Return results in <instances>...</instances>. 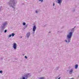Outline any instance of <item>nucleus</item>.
<instances>
[{
  "label": "nucleus",
  "instance_id": "f257e3e1",
  "mask_svg": "<svg viewBox=\"0 0 79 79\" xmlns=\"http://www.w3.org/2000/svg\"><path fill=\"white\" fill-rule=\"evenodd\" d=\"M15 0H12L10 1V6H15Z\"/></svg>",
  "mask_w": 79,
  "mask_h": 79
},
{
  "label": "nucleus",
  "instance_id": "f03ea898",
  "mask_svg": "<svg viewBox=\"0 0 79 79\" xmlns=\"http://www.w3.org/2000/svg\"><path fill=\"white\" fill-rule=\"evenodd\" d=\"M71 37H72V32H70L69 34L67 35V37L68 39H70L71 38Z\"/></svg>",
  "mask_w": 79,
  "mask_h": 79
},
{
  "label": "nucleus",
  "instance_id": "7ed1b4c3",
  "mask_svg": "<svg viewBox=\"0 0 79 79\" xmlns=\"http://www.w3.org/2000/svg\"><path fill=\"white\" fill-rule=\"evenodd\" d=\"M16 47H17V44H16V43H14L13 45V48L15 50V49H16Z\"/></svg>",
  "mask_w": 79,
  "mask_h": 79
},
{
  "label": "nucleus",
  "instance_id": "20e7f679",
  "mask_svg": "<svg viewBox=\"0 0 79 79\" xmlns=\"http://www.w3.org/2000/svg\"><path fill=\"white\" fill-rule=\"evenodd\" d=\"M35 30H36V27H35V26H34L33 27V32H35Z\"/></svg>",
  "mask_w": 79,
  "mask_h": 79
},
{
  "label": "nucleus",
  "instance_id": "39448f33",
  "mask_svg": "<svg viewBox=\"0 0 79 79\" xmlns=\"http://www.w3.org/2000/svg\"><path fill=\"white\" fill-rule=\"evenodd\" d=\"M58 3H61L62 2V0H57Z\"/></svg>",
  "mask_w": 79,
  "mask_h": 79
},
{
  "label": "nucleus",
  "instance_id": "423d86ee",
  "mask_svg": "<svg viewBox=\"0 0 79 79\" xmlns=\"http://www.w3.org/2000/svg\"><path fill=\"white\" fill-rule=\"evenodd\" d=\"M30 35V32L28 33L27 34V37H29Z\"/></svg>",
  "mask_w": 79,
  "mask_h": 79
},
{
  "label": "nucleus",
  "instance_id": "0eeeda50",
  "mask_svg": "<svg viewBox=\"0 0 79 79\" xmlns=\"http://www.w3.org/2000/svg\"><path fill=\"white\" fill-rule=\"evenodd\" d=\"M73 69H71L70 70V71L69 72L70 74H72V73H73Z\"/></svg>",
  "mask_w": 79,
  "mask_h": 79
},
{
  "label": "nucleus",
  "instance_id": "6e6552de",
  "mask_svg": "<svg viewBox=\"0 0 79 79\" xmlns=\"http://www.w3.org/2000/svg\"><path fill=\"white\" fill-rule=\"evenodd\" d=\"M77 67H78V65L76 64L75 65V68L76 69H77Z\"/></svg>",
  "mask_w": 79,
  "mask_h": 79
},
{
  "label": "nucleus",
  "instance_id": "1a4fd4ad",
  "mask_svg": "<svg viewBox=\"0 0 79 79\" xmlns=\"http://www.w3.org/2000/svg\"><path fill=\"white\" fill-rule=\"evenodd\" d=\"M11 35L12 37H13V36H14L15 35V34L14 33H12Z\"/></svg>",
  "mask_w": 79,
  "mask_h": 79
},
{
  "label": "nucleus",
  "instance_id": "9d476101",
  "mask_svg": "<svg viewBox=\"0 0 79 79\" xmlns=\"http://www.w3.org/2000/svg\"><path fill=\"white\" fill-rule=\"evenodd\" d=\"M40 79H44V77H40Z\"/></svg>",
  "mask_w": 79,
  "mask_h": 79
},
{
  "label": "nucleus",
  "instance_id": "9b49d317",
  "mask_svg": "<svg viewBox=\"0 0 79 79\" xmlns=\"http://www.w3.org/2000/svg\"><path fill=\"white\" fill-rule=\"evenodd\" d=\"M40 2H43V0H39Z\"/></svg>",
  "mask_w": 79,
  "mask_h": 79
},
{
  "label": "nucleus",
  "instance_id": "f8f14e48",
  "mask_svg": "<svg viewBox=\"0 0 79 79\" xmlns=\"http://www.w3.org/2000/svg\"><path fill=\"white\" fill-rule=\"evenodd\" d=\"M23 25H24H24H26V23H23Z\"/></svg>",
  "mask_w": 79,
  "mask_h": 79
},
{
  "label": "nucleus",
  "instance_id": "ddd939ff",
  "mask_svg": "<svg viewBox=\"0 0 79 79\" xmlns=\"http://www.w3.org/2000/svg\"><path fill=\"white\" fill-rule=\"evenodd\" d=\"M12 35H9V37H11Z\"/></svg>",
  "mask_w": 79,
  "mask_h": 79
},
{
  "label": "nucleus",
  "instance_id": "4468645a",
  "mask_svg": "<svg viewBox=\"0 0 79 79\" xmlns=\"http://www.w3.org/2000/svg\"><path fill=\"white\" fill-rule=\"evenodd\" d=\"M2 71H0V73H2Z\"/></svg>",
  "mask_w": 79,
  "mask_h": 79
},
{
  "label": "nucleus",
  "instance_id": "2eb2a0df",
  "mask_svg": "<svg viewBox=\"0 0 79 79\" xmlns=\"http://www.w3.org/2000/svg\"><path fill=\"white\" fill-rule=\"evenodd\" d=\"M6 31H7L6 30H5V31H4V32H5V33L6 32Z\"/></svg>",
  "mask_w": 79,
  "mask_h": 79
},
{
  "label": "nucleus",
  "instance_id": "dca6fc26",
  "mask_svg": "<svg viewBox=\"0 0 79 79\" xmlns=\"http://www.w3.org/2000/svg\"><path fill=\"white\" fill-rule=\"evenodd\" d=\"M25 58H26V59H27V56H25Z\"/></svg>",
  "mask_w": 79,
  "mask_h": 79
},
{
  "label": "nucleus",
  "instance_id": "f3484780",
  "mask_svg": "<svg viewBox=\"0 0 79 79\" xmlns=\"http://www.w3.org/2000/svg\"><path fill=\"white\" fill-rule=\"evenodd\" d=\"M70 40H71V39H70V40H68L69 42H70Z\"/></svg>",
  "mask_w": 79,
  "mask_h": 79
},
{
  "label": "nucleus",
  "instance_id": "a211bd4d",
  "mask_svg": "<svg viewBox=\"0 0 79 79\" xmlns=\"http://www.w3.org/2000/svg\"><path fill=\"white\" fill-rule=\"evenodd\" d=\"M35 12H36V13H37V12H37V10H36V11H35Z\"/></svg>",
  "mask_w": 79,
  "mask_h": 79
},
{
  "label": "nucleus",
  "instance_id": "6ab92c4d",
  "mask_svg": "<svg viewBox=\"0 0 79 79\" xmlns=\"http://www.w3.org/2000/svg\"><path fill=\"white\" fill-rule=\"evenodd\" d=\"M54 5H55V3H54L53 4V6H54Z\"/></svg>",
  "mask_w": 79,
  "mask_h": 79
},
{
  "label": "nucleus",
  "instance_id": "aec40b11",
  "mask_svg": "<svg viewBox=\"0 0 79 79\" xmlns=\"http://www.w3.org/2000/svg\"><path fill=\"white\" fill-rule=\"evenodd\" d=\"M60 77L58 79H60Z\"/></svg>",
  "mask_w": 79,
  "mask_h": 79
},
{
  "label": "nucleus",
  "instance_id": "412c9836",
  "mask_svg": "<svg viewBox=\"0 0 79 79\" xmlns=\"http://www.w3.org/2000/svg\"><path fill=\"white\" fill-rule=\"evenodd\" d=\"M25 27H27V25H26V26H25Z\"/></svg>",
  "mask_w": 79,
  "mask_h": 79
},
{
  "label": "nucleus",
  "instance_id": "4be33fe9",
  "mask_svg": "<svg viewBox=\"0 0 79 79\" xmlns=\"http://www.w3.org/2000/svg\"><path fill=\"white\" fill-rule=\"evenodd\" d=\"M66 42H67V40H65Z\"/></svg>",
  "mask_w": 79,
  "mask_h": 79
},
{
  "label": "nucleus",
  "instance_id": "5701e85b",
  "mask_svg": "<svg viewBox=\"0 0 79 79\" xmlns=\"http://www.w3.org/2000/svg\"><path fill=\"white\" fill-rule=\"evenodd\" d=\"M13 8H14V7H13Z\"/></svg>",
  "mask_w": 79,
  "mask_h": 79
},
{
  "label": "nucleus",
  "instance_id": "b1692460",
  "mask_svg": "<svg viewBox=\"0 0 79 79\" xmlns=\"http://www.w3.org/2000/svg\"><path fill=\"white\" fill-rule=\"evenodd\" d=\"M21 38H22V37H21Z\"/></svg>",
  "mask_w": 79,
  "mask_h": 79
}]
</instances>
